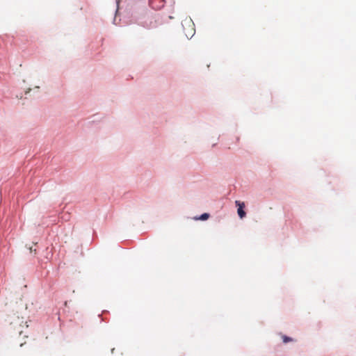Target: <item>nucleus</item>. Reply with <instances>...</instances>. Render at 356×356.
<instances>
[{"mask_svg": "<svg viewBox=\"0 0 356 356\" xmlns=\"http://www.w3.org/2000/svg\"><path fill=\"white\" fill-rule=\"evenodd\" d=\"M236 205L238 207V214L241 218H243L245 216V212L243 210L245 207V204L243 202H241L240 201L236 200L235 202Z\"/></svg>", "mask_w": 356, "mask_h": 356, "instance_id": "obj_1", "label": "nucleus"}, {"mask_svg": "<svg viewBox=\"0 0 356 356\" xmlns=\"http://www.w3.org/2000/svg\"><path fill=\"white\" fill-rule=\"evenodd\" d=\"M282 339H283V342L285 343L293 341V339L291 337H289L286 336H283Z\"/></svg>", "mask_w": 356, "mask_h": 356, "instance_id": "obj_3", "label": "nucleus"}, {"mask_svg": "<svg viewBox=\"0 0 356 356\" xmlns=\"http://www.w3.org/2000/svg\"><path fill=\"white\" fill-rule=\"evenodd\" d=\"M209 214L204 213L202 214L197 219L201 220H206L209 218Z\"/></svg>", "mask_w": 356, "mask_h": 356, "instance_id": "obj_2", "label": "nucleus"}]
</instances>
